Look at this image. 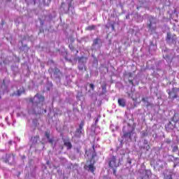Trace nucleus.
Listing matches in <instances>:
<instances>
[{
    "label": "nucleus",
    "mask_w": 179,
    "mask_h": 179,
    "mask_svg": "<svg viewBox=\"0 0 179 179\" xmlns=\"http://www.w3.org/2000/svg\"><path fill=\"white\" fill-rule=\"evenodd\" d=\"M31 106L29 110V114H41L43 113V103H44V96L40 94H36L33 99H30Z\"/></svg>",
    "instance_id": "nucleus-1"
},
{
    "label": "nucleus",
    "mask_w": 179,
    "mask_h": 179,
    "mask_svg": "<svg viewBox=\"0 0 179 179\" xmlns=\"http://www.w3.org/2000/svg\"><path fill=\"white\" fill-rule=\"evenodd\" d=\"M85 155H87V156H91L92 159L90 161L87 162L84 169L85 170H87V171H90V173H94V170H96V167H94V163H96L94 158L97 156L94 145H93L88 151H86Z\"/></svg>",
    "instance_id": "nucleus-2"
},
{
    "label": "nucleus",
    "mask_w": 179,
    "mask_h": 179,
    "mask_svg": "<svg viewBox=\"0 0 179 179\" xmlns=\"http://www.w3.org/2000/svg\"><path fill=\"white\" fill-rule=\"evenodd\" d=\"M135 127L132 124L128 123L127 127H124L122 129L123 135L122 138L125 139L127 142H132V136H134V131Z\"/></svg>",
    "instance_id": "nucleus-3"
},
{
    "label": "nucleus",
    "mask_w": 179,
    "mask_h": 179,
    "mask_svg": "<svg viewBox=\"0 0 179 179\" xmlns=\"http://www.w3.org/2000/svg\"><path fill=\"white\" fill-rule=\"evenodd\" d=\"M88 59H89L87 58V57L85 56L76 57V61H78V71H80V72L87 71V66H86V64H87Z\"/></svg>",
    "instance_id": "nucleus-4"
},
{
    "label": "nucleus",
    "mask_w": 179,
    "mask_h": 179,
    "mask_svg": "<svg viewBox=\"0 0 179 179\" xmlns=\"http://www.w3.org/2000/svg\"><path fill=\"white\" fill-rule=\"evenodd\" d=\"M147 27L148 28V29L150 30V31L156 30V24L159 23V20L152 15H148L147 17Z\"/></svg>",
    "instance_id": "nucleus-5"
},
{
    "label": "nucleus",
    "mask_w": 179,
    "mask_h": 179,
    "mask_svg": "<svg viewBox=\"0 0 179 179\" xmlns=\"http://www.w3.org/2000/svg\"><path fill=\"white\" fill-rule=\"evenodd\" d=\"M109 167L112 169L113 171V176H117V167L120 166V162H117V158L115 156H113L109 160Z\"/></svg>",
    "instance_id": "nucleus-6"
},
{
    "label": "nucleus",
    "mask_w": 179,
    "mask_h": 179,
    "mask_svg": "<svg viewBox=\"0 0 179 179\" xmlns=\"http://www.w3.org/2000/svg\"><path fill=\"white\" fill-rule=\"evenodd\" d=\"M63 74L62 72L59 70V69L55 67L53 69V73L52 74V78L57 82V83H61V78H62Z\"/></svg>",
    "instance_id": "nucleus-7"
},
{
    "label": "nucleus",
    "mask_w": 179,
    "mask_h": 179,
    "mask_svg": "<svg viewBox=\"0 0 179 179\" xmlns=\"http://www.w3.org/2000/svg\"><path fill=\"white\" fill-rule=\"evenodd\" d=\"M28 5H41L43 3L45 6H48L51 2V0H25Z\"/></svg>",
    "instance_id": "nucleus-8"
},
{
    "label": "nucleus",
    "mask_w": 179,
    "mask_h": 179,
    "mask_svg": "<svg viewBox=\"0 0 179 179\" xmlns=\"http://www.w3.org/2000/svg\"><path fill=\"white\" fill-rule=\"evenodd\" d=\"M165 40L169 45L176 44V43H177V36H176V34H172L171 32H167Z\"/></svg>",
    "instance_id": "nucleus-9"
},
{
    "label": "nucleus",
    "mask_w": 179,
    "mask_h": 179,
    "mask_svg": "<svg viewBox=\"0 0 179 179\" xmlns=\"http://www.w3.org/2000/svg\"><path fill=\"white\" fill-rule=\"evenodd\" d=\"M103 45V42L100 38H96L93 40V43L92 45V50L96 51V50H100Z\"/></svg>",
    "instance_id": "nucleus-10"
},
{
    "label": "nucleus",
    "mask_w": 179,
    "mask_h": 179,
    "mask_svg": "<svg viewBox=\"0 0 179 179\" xmlns=\"http://www.w3.org/2000/svg\"><path fill=\"white\" fill-rule=\"evenodd\" d=\"M71 8H72V1H69L66 3H62L60 9L63 10L64 13H68L71 10Z\"/></svg>",
    "instance_id": "nucleus-11"
},
{
    "label": "nucleus",
    "mask_w": 179,
    "mask_h": 179,
    "mask_svg": "<svg viewBox=\"0 0 179 179\" xmlns=\"http://www.w3.org/2000/svg\"><path fill=\"white\" fill-rule=\"evenodd\" d=\"M163 58L166 59V62L171 63V57L170 56V50L166 48L162 50Z\"/></svg>",
    "instance_id": "nucleus-12"
},
{
    "label": "nucleus",
    "mask_w": 179,
    "mask_h": 179,
    "mask_svg": "<svg viewBox=\"0 0 179 179\" xmlns=\"http://www.w3.org/2000/svg\"><path fill=\"white\" fill-rule=\"evenodd\" d=\"M84 126H85V122L81 121V122L79 124V127L76 130V132H75V136H76V138H80V136H82V134H83V131Z\"/></svg>",
    "instance_id": "nucleus-13"
},
{
    "label": "nucleus",
    "mask_w": 179,
    "mask_h": 179,
    "mask_svg": "<svg viewBox=\"0 0 179 179\" xmlns=\"http://www.w3.org/2000/svg\"><path fill=\"white\" fill-rule=\"evenodd\" d=\"M45 139H47V142L50 145H54V137L51 136V132L50 131H45Z\"/></svg>",
    "instance_id": "nucleus-14"
},
{
    "label": "nucleus",
    "mask_w": 179,
    "mask_h": 179,
    "mask_svg": "<svg viewBox=\"0 0 179 179\" xmlns=\"http://www.w3.org/2000/svg\"><path fill=\"white\" fill-rule=\"evenodd\" d=\"M154 131L151 129H147L146 130H143L141 131V138L143 139V138H146V136H150L152 134H153Z\"/></svg>",
    "instance_id": "nucleus-15"
},
{
    "label": "nucleus",
    "mask_w": 179,
    "mask_h": 179,
    "mask_svg": "<svg viewBox=\"0 0 179 179\" xmlns=\"http://www.w3.org/2000/svg\"><path fill=\"white\" fill-rule=\"evenodd\" d=\"M143 145H141L140 149H143L144 150H146L147 152H149L150 150V145H149V141L148 139L144 138L142 140Z\"/></svg>",
    "instance_id": "nucleus-16"
},
{
    "label": "nucleus",
    "mask_w": 179,
    "mask_h": 179,
    "mask_svg": "<svg viewBox=\"0 0 179 179\" xmlns=\"http://www.w3.org/2000/svg\"><path fill=\"white\" fill-rule=\"evenodd\" d=\"M62 141L67 150H71L72 149V143H71L69 138H62Z\"/></svg>",
    "instance_id": "nucleus-17"
},
{
    "label": "nucleus",
    "mask_w": 179,
    "mask_h": 179,
    "mask_svg": "<svg viewBox=\"0 0 179 179\" xmlns=\"http://www.w3.org/2000/svg\"><path fill=\"white\" fill-rule=\"evenodd\" d=\"M5 163H9V164H13L15 163V155L8 154L6 155Z\"/></svg>",
    "instance_id": "nucleus-18"
},
{
    "label": "nucleus",
    "mask_w": 179,
    "mask_h": 179,
    "mask_svg": "<svg viewBox=\"0 0 179 179\" xmlns=\"http://www.w3.org/2000/svg\"><path fill=\"white\" fill-rule=\"evenodd\" d=\"M163 167H164V162L161 159H157L154 165V169H163Z\"/></svg>",
    "instance_id": "nucleus-19"
},
{
    "label": "nucleus",
    "mask_w": 179,
    "mask_h": 179,
    "mask_svg": "<svg viewBox=\"0 0 179 179\" xmlns=\"http://www.w3.org/2000/svg\"><path fill=\"white\" fill-rule=\"evenodd\" d=\"M176 90V87L172 88L171 91L169 90L168 94H169V97L171 100H174L176 99V92H174Z\"/></svg>",
    "instance_id": "nucleus-20"
},
{
    "label": "nucleus",
    "mask_w": 179,
    "mask_h": 179,
    "mask_svg": "<svg viewBox=\"0 0 179 179\" xmlns=\"http://www.w3.org/2000/svg\"><path fill=\"white\" fill-rule=\"evenodd\" d=\"M176 128V124H173L171 122H169L166 126L165 129H166L167 132H171L173 129Z\"/></svg>",
    "instance_id": "nucleus-21"
},
{
    "label": "nucleus",
    "mask_w": 179,
    "mask_h": 179,
    "mask_svg": "<svg viewBox=\"0 0 179 179\" xmlns=\"http://www.w3.org/2000/svg\"><path fill=\"white\" fill-rule=\"evenodd\" d=\"M157 48V46H156V45H155L152 41H150L148 49L150 54H152V52H153V51H155Z\"/></svg>",
    "instance_id": "nucleus-22"
},
{
    "label": "nucleus",
    "mask_w": 179,
    "mask_h": 179,
    "mask_svg": "<svg viewBox=\"0 0 179 179\" xmlns=\"http://www.w3.org/2000/svg\"><path fill=\"white\" fill-rule=\"evenodd\" d=\"M20 50L24 52H29L30 48H29L26 44H23V41H22V46L20 48Z\"/></svg>",
    "instance_id": "nucleus-23"
},
{
    "label": "nucleus",
    "mask_w": 179,
    "mask_h": 179,
    "mask_svg": "<svg viewBox=\"0 0 179 179\" xmlns=\"http://www.w3.org/2000/svg\"><path fill=\"white\" fill-rule=\"evenodd\" d=\"M117 103L120 107H125L127 106V100L122 98H119Z\"/></svg>",
    "instance_id": "nucleus-24"
},
{
    "label": "nucleus",
    "mask_w": 179,
    "mask_h": 179,
    "mask_svg": "<svg viewBox=\"0 0 179 179\" xmlns=\"http://www.w3.org/2000/svg\"><path fill=\"white\" fill-rule=\"evenodd\" d=\"M40 140L39 136H36L34 137H31V142H32V145H37V143Z\"/></svg>",
    "instance_id": "nucleus-25"
},
{
    "label": "nucleus",
    "mask_w": 179,
    "mask_h": 179,
    "mask_svg": "<svg viewBox=\"0 0 179 179\" xmlns=\"http://www.w3.org/2000/svg\"><path fill=\"white\" fill-rule=\"evenodd\" d=\"M142 101L144 102V103L146 106V107H151V106H152V103H150V101H149V99L148 98H143L142 99Z\"/></svg>",
    "instance_id": "nucleus-26"
},
{
    "label": "nucleus",
    "mask_w": 179,
    "mask_h": 179,
    "mask_svg": "<svg viewBox=\"0 0 179 179\" xmlns=\"http://www.w3.org/2000/svg\"><path fill=\"white\" fill-rule=\"evenodd\" d=\"M24 93V88H20V90H17V93H14L13 96H22Z\"/></svg>",
    "instance_id": "nucleus-27"
},
{
    "label": "nucleus",
    "mask_w": 179,
    "mask_h": 179,
    "mask_svg": "<svg viewBox=\"0 0 179 179\" xmlns=\"http://www.w3.org/2000/svg\"><path fill=\"white\" fill-rule=\"evenodd\" d=\"M1 89L3 90V93H6V92H8V86H6V85H5V80H3V84L1 85Z\"/></svg>",
    "instance_id": "nucleus-28"
},
{
    "label": "nucleus",
    "mask_w": 179,
    "mask_h": 179,
    "mask_svg": "<svg viewBox=\"0 0 179 179\" xmlns=\"http://www.w3.org/2000/svg\"><path fill=\"white\" fill-rule=\"evenodd\" d=\"M123 145H124V140L118 139L117 143V148L120 149L122 148Z\"/></svg>",
    "instance_id": "nucleus-29"
},
{
    "label": "nucleus",
    "mask_w": 179,
    "mask_h": 179,
    "mask_svg": "<svg viewBox=\"0 0 179 179\" xmlns=\"http://www.w3.org/2000/svg\"><path fill=\"white\" fill-rule=\"evenodd\" d=\"M101 89H102V92L99 94V96H103V94H106V93H107L106 85H102Z\"/></svg>",
    "instance_id": "nucleus-30"
},
{
    "label": "nucleus",
    "mask_w": 179,
    "mask_h": 179,
    "mask_svg": "<svg viewBox=\"0 0 179 179\" xmlns=\"http://www.w3.org/2000/svg\"><path fill=\"white\" fill-rule=\"evenodd\" d=\"M174 173L170 171L168 174L164 176V179H173V175Z\"/></svg>",
    "instance_id": "nucleus-31"
},
{
    "label": "nucleus",
    "mask_w": 179,
    "mask_h": 179,
    "mask_svg": "<svg viewBox=\"0 0 179 179\" xmlns=\"http://www.w3.org/2000/svg\"><path fill=\"white\" fill-rule=\"evenodd\" d=\"M173 162H174L173 168L176 169L177 166H178L179 164V158L178 157L173 158Z\"/></svg>",
    "instance_id": "nucleus-32"
},
{
    "label": "nucleus",
    "mask_w": 179,
    "mask_h": 179,
    "mask_svg": "<svg viewBox=\"0 0 179 179\" xmlns=\"http://www.w3.org/2000/svg\"><path fill=\"white\" fill-rule=\"evenodd\" d=\"M65 79H66V83H64V85H69L71 83V82H72L71 80V76H66Z\"/></svg>",
    "instance_id": "nucleus-33"
},
{
    "label": "nucleus",
    "mask_w": 179,
    "mask_h": 179,
    "mask_svg": "<svg viewBox=\"0 0 179 179\" xmlns=\"http://www.w3.org/2000/svg\"><path fill=\"white\" fill-rule=\"evenodd\" d=\"M96 29V25H91L85 28V30H88L92 31V30H94Z\"/></svg>",
    "instance_id": "nucleus-34"
},
{
    "label": "nucleus",
    "mask_w": 179,
    "mask_h": 179,
    "mask_svg": "<svg viewBox=\"0 0 179 179\" xmlns=\"http://www.w3.org/2000/svg\"><path fill=\"white\" fill-rule=\"evenodd\" d=\"M30 37L29 35H24L22 38V41H29Z\"/></svg>",
    "instance_id": "nucleus-35"
},
{
    "label": "nucleus",
    "mask_w": 179,
    "mask_h": 179,
    "mask_svg": "<svg viewBox=\"0 0 179 179\" xmlns=\"http://www.w3.org/2000/svg\"><path fill=\"white\" fill-rule=\"evenodd\" d=\"M92 57L94 58L93 64L94 65H97V64H99V61L97 60V58L96 57H94V55H92Z\"/></svg>",
    "instance_id": "nucleus-36"
},
{
    "label": "nucleus",
    "mask_w": 179,
    "mask_h": 179,
    "mask_svg": "<svg viewBox=\"0 0 179 179\" xmlns=\"http://www.w3.org/2000/svg\"><path fill=\"white\" fill-rule=\"evenodd\" d=\"M32 123L34 127H37V124H38V120L37 119H34L32 120Z\"/></svg>",
    "instance_id": "nucleus-37"
},
{
    "label": "nucleus",
    "mask_w": 179,
    "mask_h": 179,
    "mask_svg": "<svg viewBox=\"0 0 179 179\" xmlns=\"http://www.w3.org/2000/svg\"><path fill=\"white\" fill-rule=\"evenodd\" d=\"M173 158L174 159V157L173 155H168V162H174V160H173Z\"/></svg>",
    "instance_id": "nucleus-38"
},
{
    "label": "nucleus",
    "mask_w": 179,
    "mask_h": 179,
    "mask_svg": "<svg viewBox=\"0 0 179 179\" xmlns=\"http://www.w3.org/2000/svg\"><path fill=\"white\" fill-rule=\"evenodd\" d=\"M178 150V146H174V147L173 148L172 151H173L174 153H176V152H177Z\"/></svg>",
    "instance_id": "nucleus-39"
},
{
    "label": "nucleus",
    "mask_w": 179,
    "mask_h": 179,
    "mask_svg": "<svg viewBox=\"0 0 179 179\" xmlns=\"http://www.w3.org/2000/svg\"><path fill=\"white\" fill-rule=\"evenodd\" d=\"M10 61L8 60L7 59H4L3 60V64H5L6 65H8V64H10Z\"/></svg>",
    "instance_id": "nucleus-40"
},
{
    "label": "nucleus",
    "mask_w": 179,
    "mask_h": 179,
    "mask_svg": "<svg viewBox=\"0 0 179 179\" xmlns=\"http://www.w3.org/2000/svg\"><path fill=\"white\" fill-rule=\"evenodd\" d=\"M127 76H128V78H132L134 75L132 74V73H127Z\"/></svg>",
    "instance_id": "nucleus-41"
},
{
    "label": "nucleus",
    "mask_w": 179,
    "mask_h": 179,
    "mask_svg": "<svg viewBox=\"0 0 179 179\" xmlns=\"http://www.w3.org/2000/svg\"><path fill=\"white\" fill-rule=\"evenodd\" d=\"M127 163H129V164H131L132 159H131V158H129V157H127Z\"/></svg>",
    "instance_id": "nucleus-42"
},
{
    "label": "nucleus",
    "mask_w": 179,
    "mask_h": 179,
    "mask_svg": "<svg viewBox=\"0 0 179 179\" xmlns=\"http://www.w3.org/2000/svg\"><path fill=\"white\" fill-rule=\"evenodd\" d=\"M90 87L92 89V90H94V84H90Z\"/></svg>",
    "instance_id": "nucleus-43"
},
{
    "label": "nucleus",
    "mask_w": 179,
    "mask_h": 179,
    "mask_svg": "<svg viewBox=\"0 0 179 179\" xmlns=\"http://www.w3.org/2000/svg\"><path fill=\"white\" fill-rule=\"evenodd\" d=\"M76 153H80V148H76Z\"/></svg>",
    "instance_id": "nucleus-44"
},
{
    "label": "nucleus",
    "mask_w": 179,
    "mask_h": 179,
    "mask_svg": "<svg viewBox=\"0 0 179 179\" xmlns=\"http://www.w3.org/2000/svg\"><path fill=\"white\" fill-rule=\"evenodd\" d=\"M64 59H66V61H68L69 62H72V60L71 59H68V57H65Z\"/></svg>",
    "instance_id": "nucleus-45"
},
{
    "label": "nucleus",
    "mask_w": 179,
    "mask_h": 179,
    "mask_svg": "<svg viewBox=\"0 0 179 179\" xmlns=\"http://www.w3.org/2000/svg\"><path fill=\"white\" fill-rule=\"evenodd\" d=\"M129 83H130L131 85H132V86H134V82L132 81V79L129 78Z\"/></svg>",
    "instance_id": "nucleus-46"
},
{
    "label": "nucleus",
    "mask_w": 179,
    "mask_h": 179,
    "mask_svg": "<svg viewBox=\"0 0 179 179\" xmlns=\"http://www.w3.org/2000/svg\"><path fill=\"white\" fill-rule=\"evenodd\" d=\"M172 121H173V122H178V120L176 119V117H173Z\"/></svg>",
    "instance_id": "nucleus-47"
},
{
    "label": "nucleus",
    "mask_w": 179,
    "mask_h": 179,
    "mask_svg": "<svg viewBox=\"0 0 179 179\" xmlns=\"http://www.w3.org/2000/svg\"><path fill=\"white\" fill-rule=\"evenodd\" d=\"M111 29H112V30H114V29H115L114 24H111Z\"/></svg>",
    "instance_id": "nucleus-48"
},
{
    "label": "nucleus",
    "mask_w": 179,
    "mask_h": 179,
    "mask_svg": "<svg viewBox=\"0 0 179 179\" xmlns=\"http://www.w3.org/2000/svg\"><path fill=\"white\" fill-rule=\"evenodd\" d=\"M60 149H61V150H64V146L63 145H60Z\"/></svg>",
    "instance_id": "nucleus-49"
},
{
    "label": "nucleus",
    "mask_w": 179,
    "mask_h": 179,
    "mask_svg": "<svg viewBox=\"0 0 179 179\" xmlns=\"http://www.w3.org/2000/svg\"><path fill=\"white\" fill-rule=\"evenodd\" d=\"M137 179H143V176H140V177L137 178Z\"/></svg>",
    "instance_id": "nucleus-50"
},
{
    "label": "nucleus",
    "mask_w": 179,
    "mask_h": 179,
    "mask_svg": "<svg viewBox=\"0 0 179 179\" xmlns=\"http://www.w3.org/2000/svg\"><path fill=\"white\" fill-rule=\"evenodd\" d=\"M122 155H123L124 156L125 155V153L124 152V150H122Z\"/></svg>",
    "instance_id": "nucleus-51"
},
{
    "label": "nucleus",
    "mask_w": 179,
    "mask_h": 179,
    "mask_svg": "<svg viewBox=\"0 0 179 179\" xmlns=\"http://www.w3.org/2000/svg\"><path fill=\"white\" fill-rule=\"evenodd\" d=\"M41 25L44 24V22H43L42 20H41Z\"/></svg>",
    "instance_id": "nucleus-52"
},
{
    "label": "nucleus",
    "mask_w": 179,
    "mask_h": 179,
    "mask_svg": "<svg viewBox=\"0 0 179 179\" xmlns=\"http://www.w3.org/2000/svg\"><path fill=\"white\" fill-rule=\"evenodd\" d=\"M98 122H99V119H96V120H95V124H97Z\"/></svg>",
    "instance_id": "nucleus-53"
},
{
    "label": "nucleus",
    "mask_w": 179,
    "mask_h": 179,
    "mask_svg": "<svg viewBox=\"0 0 179 179\" xmlns=\"http://www.w3.org/2000/svg\"><path fill=\"white\" fill-rule=\"evenodd\" d=\"M166 142H167L168 143H170L171 141L168 139V140H166Z\"/></svg>",
    "instance_id": "nucleus-54"
},
{
    "label": "nucleus",
    "mask_w": 179,
    "mask_h": 179,
    "mask_svg": "<svg viewBox=\"0 0 179 179\" xmlns=\"http://www.w3.org/2000/svg\"><path fill=\"white\" fill-rule=\"evenodd\" d=\"M8 143H9V145H12V141H10L8 142Z\"/></svg>",
    "instance_id": "nucleus-55"
},
{
    "label": "nucleus",
    "mask_w": 179,
    "mask_h": 179,
    "mask_svg": "<svg viewBox=\"0 0 179 179\" xmlns=\"http://www.w3.org/2000/svg\"><path fill=\"white\" fill-rule=\"evenodd\" d=\"M48 16H49L50 19H51V15H49Z\"/></svg>",
    "instance_id": "nucleus-56"
},
{
    "label": "nucleus",
    "mask_w": 179,
    "mask_h": 179,
    "mask_svg": "<svg viewBox=\"0 0 179 179\" xmlns=\"http://www.w3.org/2000/svg\"><path fill=\"white\" fill-rule=\"evenodd\" d=\"M103 179H108V178H107V177H103Z\"/></svg>",
    "instance_id": "nucleus-57"
},
{
    "label": "nucleus",
    "mask_w": 179,
    "mask_h": 179,
    "mask_svg": "<svg viewBox=\"0 0 179 179\" xmlns=\"http://www.w3.org/2000/svg\"><path fill=\"white\" fill-rule=\"evenodd\" d=\"M22 158H23V159H26V157H25V156H24Z\"/></svg>",
    "instance_id": "nucleus-58"
},
{
    "label": "nucleus",
    "mask_w": 179,
    "mask_h": 179,
    "mask_svg": "<svg viewBox=\"0 0 179 179\" xmlns=\"http://www.w3.org/2000/svg\"><path fill=\"white\" fill-rule=\"evenodd\" d=\"M126 17H127V19H128V17H129V16H127Z\"/></svg>",
    "instance_id": "nucleus-59"
},
{
    "label": "nucleus",
    "mask_w": 179,
    "mask_h": 179,
    "mask_svg": "<svg viewBox=\"0 0 179 179\" xmlns=\"http://www.w3.org/2000/svg\"><path fill=\"white\" fill-rule=\"evenodd\" d=\"M131 96V94H129V96Z\"/></svg>",
    "instance_id": "nucleus-60"
},
{
    "label": "nucleus",
    "mask_w": 179,
    "mask_h": 179,
    "mask_svg": "<svg viewBox=\"0 0 179 179\" xmlns=\"http://www.w3.org/2000/svg\"><path fill=\"white\" fill-rule=\"evenodd\" d=\"M0 65H2V63L0 62Z\"/></svg>",
    "instance_id": "nucleus-61"
},
{
    "label": "nucleus",
    "mask_w": 179,
    "mask_h": 179,
    "mask_svg": "<svg viewBox=\"0 0 179 179\" xmlns=\"http://www.w3.org/2000/svg\"><path fill=\"white\" fill-rule=\"evenodd\" d=\"M63 160H66L65 159H63Z\"/></svg>",
    "instance_id": "nucleus-62"
}]
</instances>
